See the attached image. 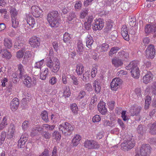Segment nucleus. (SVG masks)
<instances>
[{"mask_svg": "<svg viewBox=\"0 0 156 156\" xmlns=\"http://www.w3.org/2000/svg\"><path fill=\"white\" fill-rule=\"evenodd\" d=\"M15 129L14 125L13 124L10 125L7 132V138L8 139H12L15 136Z\"/></svg>", "mask_w": 156, "mask_h": 156, "instance_id": "obj_18", "label": "nucleus"}, {"mask_svg": "<svg viewBox=\"0 0 156 156\" xmlns=\"http://www.w3.org/2000/svg\"><path fill=\"white\" fill-rule=\"evenodd\" d=\"M29 43L31 47L37 48L40 45V41L39 38L36 36H34L29 39Z\"/></svg>", "mask_w": 156, "mask_h": 156, "instance_id": "obj_15", "label": "nucleus"}, {"mask_svg": "<svg viewBox=\"0 0 156 156\" xmlns=\"http://www.w3.org/2000/svg\"><path fill=\"white\" fill-rule=\"evenodd\" d=\"M24 52L22 50H20L16 52V57L18 58H22L24 55Z\"/></svg>", "mask_w": 156, "mask_h": 156, "instance_id": "obj_60", "label": "nucleus"}, {"mask_svg": "<svg viewBox=\"0 0 156 156\" xmlns=\"http://www.w3.org/2000/svg\"><path fill=\"white\" fill-rule=\"evenodd\" d=\"M48 74V69L47 68H45L43 71L40 74V78L42 80H45Z\"/></svg>", "mask_w": 156, "mask_h": 156, "instance_id": "obj_30", "label": "nucleus"}, {"mask_svg": "<svg viewBox=\"0 0 156 156\" xmlns=\"http://www.w3.org/2000/svg\"><path fill=\"white\" fill-rule=\"evenodd\" d=\"M120 49V48L117 47L112 48L109 52V55L111 56L113 54L115 53Z\"/></svg>", "mask_w": 156, "mask_h": 156, "instance_id": "obj_48", "label": "nucleus"}, {"mask_svg": "<svg viewBox=\"0 0 156 156\" xmlns=\"http://www.w3.org/2000/svg\"><path fill=\"white\" fill-rule=\"evenodd\" d=\"M144 31L147 35L152 36L153 37H156V26L154 25L147 24L144 27Z\"/></svg>", "mask_w": 156, "mask_h": 156, "instance_id": "obj_7", "label": "nucleus"}, {"mask_svg": "<svg viewBox=\"0 0 156 156\" xmlns=\"http://www.w3.org/2000/svg\"><path fill=\"white\" fill-rule=\"evenodd\" d=\"M44 59H42L40 61L36 62L34 64V67L37 69H41L42 66L44 64Z\"/></svg>", "mask_w": 156, "mask_h": 156, "instance_id": "obj_46", "label": "nucleus"}, {"mask_svg": "<svg viewBox=\"0 0 156 156\" xmlns=\"http://www.w3.org/2000/svg\"><path fill=\"white\" fill-rule=\"evenodd\" d=\"M141 109V106L136 105L132 106L129 110V112L131 116H134L138 115Z\"/></svg>", "mask_w": 156, "mask_h": 156, "instance_id": "obj_14", "label": "nucleus"}, {"mask_svg": "<svg viewBox=\"0 0 156 156\" xmlns=\"http://www.w3.org/2000/svg\"><path fill=\"white\" fill-rule=\"evenodd\" d=\"M82 6V4L80 1L78 0L76 2L74 7L77 10H79L81 9Z\"/></svg>", "mask_w": 156, "mask_h": 156, "instance_id": "obj_49", "label": "nucleus"}, {"mask_svg": "<svg viewBox=\"0 0 156 156\" xmlns=\"http://www.w3.org/2000/svg\"><path fill=\"white\" fill-rule=\"evenodd\" d=\"M30 12L34 16L36 17H38L40 16L42 11L38 6L34 5L31 7Z\"/></svg>", "mask_w": 156, "mask_h": 156, "instance_id": "obj_16", "label": "nucleus"}, {"mask_svg": "<svg viewBox=\"0 0 156 156\" xmlns=\"http://www.w3.org/2000/svg\"><path fill=\"white\" fill-rule=\"evenodd\" d=\"M115 101H113L108 102L107 103V105L109 109L112 110H113L115 107Z\"/></svg>", "mask_w": 156, "mask_h": 156, "instance_id": "obj_59", "label": "nucleus"}, {"mask_svg": "<svg viewBox=\"0 0 156 156\" xmlns=\"http://www.w3.org/2000/svg\"><path fill=\"white\" fill-rule=\"evenodd\" d=\"M27 140V137L24 135H22L18 142V146L20 148H23Z\"/></svg>", "mask_w": 156, "mask_h": 156, "instance_id": "obj_23", "label": "nucleus"}, {"mask_svg": "<svg viewBox=\"0 0 156 156\" xmlns=\"http://www.w3.org/2000/svg\"><path fill=\"white\" fill-rule=\"evenodd\" d=\"M77 51L80 52H83L84 51V47L81 41H79L77 44Z\"/></svg>", "mask_w": 156, "mask_h": 156, "instance_id": "obj_44", "label": "nucleus"}, {"mask_svg": "<svg viewBox=\"0 0 156 156\" xmlns=\"http://www.w3.org/2000/svg\"><path fill=\"white\" fill-rule=\"evenodd\" d=\"M152 148L148 144H142L139 153L141 156H147L151 154Z\"/></svg>", "mask_w": 156, "mask_h": 156, "instance_id": "obj_9", "label": "nucleus"}, {"mask_svg": "<svg viewBox=\"0 0 156 156\" xmlns=\"http://www.w3.org/2000/svg\"><path fill=\"white\" fill-rule=\"evenodd\" d=\"M58 12L56 11H52L47 15V21L51 27H57L59 25L58 17Z\"/></svg>", "mask_w": 156, "mask_h": 156, "instance_id": "obj_2", "label": "nucleus"}, {"mask_svg": "<svg viewBox=\"0 0 156 156\" xmlns=\"http://www.w3.org/2000/svg\"><path fill=\"white\" fill-rule=\"evenodd\" d=\"M52 138L56 141H59L61 139V134L58 131H55L52 133Z\"/></svg>", "mask_w": 156, "mask_h": 156, "instance_id": "obj_36", "label": "nucleus"}, {"mask_svg": "<svg viewBox=\"0 0 156 156\" xmlns=\"http://www.w3.org/2000/svg\"><path fill=\"white\" fill-rule=\"evenodd\" d=\"M46 65L53 72L57 73L60 67V63L59 59L56 57H50L46 62Z\"/></svg>", "mask_w": 156, "mask_h": 156, "instance_id": "obj_1", "label": "nucleus"}, {"mask_svg": "<svg viewBox=\"0 0 156 156\" xmlns=\"http://www.w3.org/2000/svg\"><path fill=\"white\" fill-rule=\"evenodd\" d=\"M117 74L118 76L121 77L125 76L127 74V72L126 71L121 70Z\"/></svg>", "mask_w": 156, "mask_h": 156, "instance_id": "obj_62", "label": "nucleus"}, {"mask_svg": "<svg viewBox=\"0 0 156 156\" xmlns=\"http://www.w3.org/2000/svg\"><path fill=\"white\" fill-rule=\"evenodd\" d=\"M150 132L152 134H156V122L153 123L151 125L150 129Z\"/></svg>", "mask_w": 156, "mask_h": 156, "instance_id": "obj_45", "label": "nucleus"}, {"mask_svg": "<svg viewBox=\"0 0 156 156\" xmlns=\"http://www.w3.org/2000/svg\"><path fill=\"white\" fill-rule=\"evenodd\" d=\"M112 64L115 67L122 66L123 63L121 59L118 58H114L112 59Z\"/></svg>", "mask_w": 156, "mask_h": 156, "instance_id": "obj_25", "label": "nucleus"}, {"mask_svg": "<svg viewBox=\"0 0 156 156\" xmlns=\"http://www.w3.org/2000/svg\"><path fill=\"white\" fill-rule=\"evenodd\" d=\"M17 67L18 68V70L20 72L19 75V78L22 79L23 78L24 72L23 66L22 64H20L17 65Z\"/></svg>", "mask_w": 156, "mask_h": 156, "instance_id": "obj_32", "label": "nucleus"}, {"mask_svg": "<svg viewBox=\"0 0 156 156\" xmlns=\"http://www.w3.org/2000/svg\"><path fill=\"white\" fill-rule=\"evenodd\" d=\"M101 117L100 115H96L93 117L92 121L94 123L98 122L101 121Z\"/></svg>", "mask_w": 156, "mask_h": 156, "instance_id": "obj_54", "label": "nucleus"}, {"mask_svg": "<svg viewBox=\"0 0 156 156\" xmlns=\"http://www.w3.org/2000/svg\"><path fill=\"white\" fill-rule=\"evenodd\" d=\"M152 92L156 95V81L154 82L151 86Z\"/></svg>", "mask_w": 156, "mask_h": 156, "instance_id": "obj_64", "label": "nucleus"}, {"mask_svg": "<svg viewBox=\"0 0 156 156\" xmlns=\"http://www.w3.org/2000/svg\"><path fill=\"white\" fill-rule=\"evenodd\" d=\"M58 129L66 136L70 135L73 130V128L71 125L66 122H65L64 124L59 125Z\"/></svg>", "mask_w": 156, "mask_h": 156, "instance_id": "obj_4", "label": "nucleus"}, {"mask_svg": "<svg viewBox=\"0 0 156 156\" xmlns=\"http://www.w3.org/2000/svg\"><path fill=\"white\" fill-rule=\"evenodd\" d=\"M12 27L14 28L18 27L19 23L16 18H11Z\"/></svg>", "mask_w": 156, "mask_h": 156, "instance_id": "obj_42", "label": "nucleus"}, {"mask_svg": "<svg viewBox=\"0 0 156 156\" xmlns=\"http://www.w3.org/2000/svg\"><path fill=\"white\" fill-rule=\"evenodd\" d=\"M71 38L70 34L67 32H66L63 35V41L65 43L69 42Z\"/></svg>", "mask_w": 156, "mask_h": 156, "instance_id": "obj_43", "label": "nucleus"}, {"mask_svg": "<svg viewBox=\"0 0 156 156\" xmlns=\"http://www.w3.org/2000/svg\"><path fill=\"white\" fill-rule=\"evenodd\" d=\"M30 123L29 121L28 120H25L23 123L22 127L24 130H26L29 127Z\"/></svg>", "mask_w": 156, "mask_h": 156, "instance_id": "obj_47", "label": "nucleus"}, {"mask_svg": "<svg viewBox=\"0 0 156 156\" xmlns=\"http://www.w3.org/2000/svg\"><path fill=\"white\" fill-rule=\"evenodd\" d=\"M135 145V142L131 138L124 141L121 144V148L124 151H128L133 148Z\"/></svg>", "mask_w": 156, "mask_h": 156, "instance_id": "obj_10", "label": "nucleus"}, {"mask_svg": "<svg viewBox=\"0 0 156 156\" xmlns=\"http://www.w3.org/2000/svg\"><path fill=\"white\" fill-rule=\"evenodd\" d=\"M151 98L150 96H147L145 100V109H146L148 108L151 103Z\"/></svg>", "mask_w": 156, "mask_h": 156, "instance_id": "obj_40", "label": "nucleus"}, {"mask_svg": "<svg viewBox=\"0 0 156 156\" xmlns=\"http://www.w3.org/2000/svg\"><path fill=\"white\" fill-rule=\"evenodd\" d=\"M138 62L133 61L131 62L126 67L127 70L131 69V74L132 76L134 78L138 79L140 75V70L138 67Z\"/></svg>", "mask_w": 156, "mask_h": 156, "instance_id": "obj_3", "label": "nucleus"}, {"mask_svg": "<svg viewBox=\"0 0 156 156\" xmlns=\"http://www.w3.org/2000/svg\"><path fill=\"white\" fill-rule=\"evenodd\" d=\"M154 75L151 72L148 71L143 78V82L146 84L151 83L152 81Z\"/></svg>", "mask_w": 156, "mask_h": 156, "instance_id": "obj_17", "label": "nucleus"}, {"mask_svg": "<svg viewBox=\"0 0 156 156\" xmlns=\"http://www.w3.org/2000/svg\"><path fill=\"white\" fill-rule=\"evenodd\" d=\"M98 109L99 112L102 115H105L107 112V109L105 106V103L100 101L98 105Z\"/></svg>", "mask_w": 156, "mask_h": 156, "instance_id": "obj_19", "label": "nucleus"}, {"mask_svg": "<svg viewBox=\"0 0 156 156\" xmlns=\"http://www.w3.org/2000/svg\"><path fill=\"white\" fill-rule=\"evenodd\" d=\"M26 16L25 20L27 23V26L25 27V29L26 30L29 31L34 27L36 25V21L35 19L31 15L27 14Z\"/></svg>", "mask_w": 156, "mask_h": 156, "instance_id": "obj_6", "label": "nucleus"}, {"mask_svg": "<svg viewBox=\"0 0 156 156\" xmlns=\"http://www.w3.org/2000/svg\"><path fill=\"white\" fill-rule=\"evenodd\" d=\"M43 128L41 127L35 126L32 128L30 135L32 136L37 135L38 133L41 131Z\"/></svg>", "mask_w": 156, "mask_h": 156, "instance_id": "obj_24", "label": "nucleus"}, {"mask_svg": "<svg viewBox=\"0 0 156 156\" xmlns=\"http://www.w3.org/2000/svg\"><path fill=\"white\" fill-rule=\"evenodd\" d=\"M113 27L112 24L109 23H107L105 28L104 29V32L105 33H109L112 30Z\"/></svg>", "mask_w": 156, "mask_h": 156, "instance_id": "obj_39", "label": "nucleus"}, {"mask_svg": "<svg viewBox=\"0 0 156 156\" xmlns=\"http://www.w3.org/2000/svg\"><path fill=\"white\" fill-rule=\"evenodd\" d=\"M98 66L96 65H94L92 66L91 72V77L94 78L95 77L97 73Z\"/></svg>", "mask_w": 156, "mask_h": 156, "instance_id": "obj_38", "label": "nucleus"}, {"mask_svg": "<svg viewBox=\"0 0 156 156\" xmlns=\"http://www.w3.org/2000/svg\"><path fill=\"white\" fill-rule=\"evenodd\" d=\"M24 79L23 80V83L28 88H30L33 86H35L36 84L35 81L33 80L31 78L27 75L24 76Z\"/></svg>", "mask_w": 156, "mask_h": 156, "instance_id": "obj_12", "label": "nucleus"}, {"mask_svg": "<svg viewBox=\"0 0 156 156\" xmlns=\"http://www.w3.org/2000/svg\"><path fill=\"white\" fill-rule=\"evenodd\" d=\"M10 13L11 18H16V16L18 14V11L15 8L11 7L10 9Z\"/></svg>", "mask_w": 156, "mask_h": 156, "instance_id": "obj_34", "label": "nucleus"}, {"mask_svg": "<svg viewBox=\"0 0 156 156\" xmlns=\"http://www.w3.org/2000/svg\"><path fill=\"white\" fill-rule=\"evenodd\" d=\"M126 111H123L121 113V117L123 120L124 121H126L128 120L129 118L126 115Z\"/></svg>", "mask_w": 156, "mask_h": 156, "instance_id": "obj_63", "label": "nucleus"}, {"mask_svg": "<svg viewBox=\"0 0 156 156\" xmlns=\"http://www.w3.org/2000/svg\"><path fill=\"white\" fill-rule=\"evenodd\" d=\"M57 82V79L56 77L54 76H52L49 78V83L52 85L55 84Z\"/></svg>", "mask_w": 156, "mask_h": 156, "instance_id": "obj_55", "label": "nucleus"}, {"mask_svg": "<svg viewBox=\"0 0 156 156\" xmlns=\"http://www.w3.org/2000/svg\"><path fill=\"white\" fill-rule=\"evenodd\" d=\"M71 92L69 87L65 86L63 89V96L65 98H68L70 95Z\"/></svg>", "mask_w": 156, "mask_h": 156, "instance_id": "obj_31", "label": "nucleus"}, {"mask_svg": "<svg viewBox=\"0 0 156 156\" xmlns=\"http://www.w3.org/2000/svg\"><path fill=\"white\" fill-rule=\"evenodd\" d=\"M122 83V81L120 78L115 77L112 80L111 82L110 86L112 90L116 91L120 88Z\"/></svg>", "mask_w": 156, "mask_h": 156, "instance_id": "obj_8", "label": "nucleus"}, {"mask_svg": "<svg viewBox=\"0 0 156 156\" xmlns=\"http://www.w3.org/2000/svg\"><path fill=\"white\" fill-rule=\"evenodd\" d=\"M70 78L72 80L73 85H78L79 82L77 77L74 75H72L70 76Z\"/></svg>", "mask_w": 156, "mask_h": 156, "instance_id": "obj_51", "label": "nucleus"}, {"mask_svg": "<svg viewBox=\"0 0 156 156\" xmlns=\"http://www.w3.org/2000/svg\"><path fill=\"white\" fill-rule=\"evenodd\" d=\"M70 109L74 115L77 114L78 112V109L76 104L74 103L70 105Z\"/></svg>", "mask_w": 156, "mask_h": 156, "instance_id": "obj_35", "label": "nucleus"}, {"mask_svg": "<svg viewBox=\"0 0 156 156\" xmlns=\"http://www.w3.org/2000/svg\"><path fill=\"white\" fill-rule=\"evenodd\" d=\"M41 116L42 119L46 122L48 121V113L46 111H43L41 113Z\"/></svg>", "mask_w": 156, "mask_h": 156, "instance_id": "obj_41", "label": "nucleus"}, {"mask_svg": "<svg viewBox=\"0 0 156 156\" xmlns=\"http://www.w3.org/2000/svg\"><path fill=\"white\" fill-rule=\"evenodd\" d=\"M93 40L91 36L90 35H88L86 38V46L89 48H91V45L93 42Z\"/></svg>", "mask_w": 156, "mask_h": 156, "instance_id": "obj_29", "label": "nucleus"}, {"mask_svg": "<svg viewBox=\"0 0 156 156\" xmlns=\"http://www.w3.org/2000/svg\"><path fill=\"white\" fill-rule=\"evenodd\" d=\"M84 146L88 149H98L100 147L99 143L93 140H87L84 143Z\"/></svg>", "mask_w": 156, "mask_h": 156, "instance_id": "obj_5", "label": "nucleus"}, {"mask_svg": "<svg viewBox=\"0 0 156 156\" xmlns=\"http://www.w3.org/2000/svg\"><path fill=\"white\" fill-rule=\"evenodd\" d=\"M81 139V137L80 135L76 134L75 135L73 138L72 141L73 146H76L79 143Z\"/></svg>", "mask_w": 156, "mask_h": 156, "instance_id": "obj_26", "label": "nucleus"}, {"mask_svg": "<svg viewBox=\"0 0 156 156\" xmlns=\"http://www.w3.org/2000/svg\"><path fill=\"white\" fill-rule=\"evenodd\" d=\"M88 11L87 9H85L82 10L80 13V17L81 19H83L87 15V14Z\"/></svg>", "mask_w": 156, "mask_h": 156, "instance_id": "obj_58", "label": "nucleus"}, {"mask_svg": "<svg viewBox=\"0 0 156 156\" xmlns=\"http://www.w3.org/2000/svg\"><path fill=\"white\" fill-rule=\"evenodd\" d=\"M19 103L18 98H14L10 103V107L11 110L12 111H15L19 107Z\"/></svg>", "mask_w": 156, "mask_h": 156, "instance_id": "obj_20", "label": "nucleus"}, {"mask_svg": "<svg viewBox=\"0 0 156 156\" xmlns=\"http://www.w3.org/2000/svg\"><path fill=\"white\" fill-rule=\"evenodd\" d=\"M101 51H108L109 48V45L106 43H104L101 45Z\"/></svg>", "mask_w": 156, "mask_h": 156, "instance_id": "obj_53", "label": "nucleus"}, {"mask_svg": "<svg viewBox=\"0 0 156 156\" xmlns=\"http://www.w3.org/2000/svg\"><path fill=\"white\" fill-rule=\"evenodd\" d=\"M3 44L6 49H11L12 46V41L11 38L5 37L3 40Z\"/></svg>", "mask_w": 156, "mask_h": 156, "instance_id": "obj_22", "label": "nucleus"}, {"mask_svg": "<svg viewBox=\"0 0 156 156\" xmlns=\"http://www.w3.org/2000/svg\"><path fill=\"white\" fill-rule=\"evenodd\" d=\"M118 55L122 59L127 58L129 57L128 53L124 50L121 51L118 53Z\"/></svg>", "mask_w": 156, "mask_h": 156, "instance_id": "obj_37", "label": "nucleus"}, {"mask_svg": "<svg viewBox=\"0 0 156 156\" xmlns=\"http://www.w3.org/2000/svg\"><path fill=\"white\" fill-rule=\"evenodd\" d=\"M76 72L78 76L81 75L84 71V67L81 64H78L76 66Z\"/></svg>", "mask_w": 156, "mask_h": 156, "instance_id": "obj_27", "label": "nucleus"}, {"mask_svg": "<svg viewBox=\"0 0 156 156\" xmlns=\"http://www.w3.org/2000/svg\"><path fill=\"white\" fill-rule=\"evenodd\" d=\"M6 137V133L5 132H2L0 137V144L3 143Z\"/></svg>", "mask_w": 156, "mask_h": 156, "instance_id": "obj_57", "label": "nucleus"}, {"mask_svg": "<svg viewBox=\"0 0 156 156\" xmlns=\"http://www.w3.org/2000/svg\"><path fill=\"white\" fill-rule=\"evenodd\" d=\"M121 34L124 40L128 41L129 40V36L128 34L127 28L126 25H123L121 29Z\"/></svg>", "mask_w": 156, "mask_h": 156, "instance_id": "obj_21", "label": "nucleus"}, {"mask_svg": "<svg viewBox=\"0 0 156 156\" xmlns=\"http://www.w3.org/2000/svg\"><path fill=\"white\" fill-rule=\"evenodd\" d=\"M2 55L3 58H5L7 59H10L12 57L11 53L7 49H4L3 50Z\"/></svg>", "mask_w": 156, "mask_h": 156, "instance_id": "obj_28", "label": "nucleus"}, {"mask_svg": "<svg viewBox=\"0 0 156 156\" xmlns=\"http://www.w3.org/2000/svg\"><path fill=\"white\" fill-rule=\"evenodd\" d=\"M146 56L148 58L153 59L155 55V51L154 46L152 45H149L145 51Z\"/></svg>", "mask_w": 156, "mask_h": 156, "instance_id": "obj_13", "label": "nucleus"}, {"mask_svg": "<svg viewBox=\"0 0 156 156\" xmlns=\"http://www.w3.org/2000/svg\"><path fill=\"white\" fill-rule=\"evenodd\" d=\"M24 43L20 39L19 37H17L16 38V41L14 43V47L15 48H21L23 45Z\"/></svg>", "mask_w": 156, "mask_h": 156, "instance_id": "obj_33", "label": "nucleus"}, {"mask_svg": "<svg viewBox=\"0 0 156 156\" xmlns=\"http://www.w3.org/2000/svg\"><path fill=\"white\" fill-rule=\"evenodd\" d=\"M83 80L84 82H87L89 79V72L87 71H85V73L83 74Z\"/></svg>", "mask_w": 156, "mask_h": 156, "instance_id": "obj_52", "label": "nucleus"}, {"mask_svg": "<svg viewBox=\"0 0 156 156\" xmlns=\"http://www.w3.org/2000/svg\"><path fill=\"white\" fill-rule=\"evenodd\" d=\"M104 26V22L101 18L96 19L93 24L92 29L94 31L101 30Z\"/></svg>", "mask_w": 156, "mask_h": 156, "instance_id": "obj_11", "label": "nucleus"}, {"mask_svg": "<svg viewBox=\"0 0 156 156\" xmlns=\"http://www.w3.org/2000/svg\"><path fill=\"white\" fill-rule=\"evenodd\" d=\"M129 23L130 26L132 27L134 26L136 24V20L135 17H131L129 18Z\"/></svg>", "mask_w": 156, "mask_h": 156, "instance_id": "obj_50", "label": "nucleus"}, {"mask_svg": "<svg viewBox=\"0 0 156 156\" xmlns=\"http://www.w3.org/2000/svg\"><path fill=\"white\" fill-rule=\"evenodd\" d=\"M7 124L6 120L5 117L3 118L2 122L0 124V130H2Z\"/></svg>", "mask_w": 156, "mask_h": 156, "instance_id": "obj_56", "label": "nucleus"}, {"mask_svg": "<svg viewBox=\"0 0 156 156\" xmlns=\"http://www.w3.org/2000/svg\"><path fill=\"white\" fill-rule=\"evenodd\" d=\"M42 136L46 139H49L51 137V134L47 132H44L41 134Z\"/></svg>", "mask_w": 156, "mask_h": 156, "instance_id": "obj_61", "label": "nucleus"}]
</instances>
